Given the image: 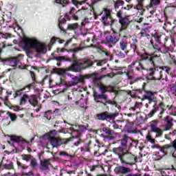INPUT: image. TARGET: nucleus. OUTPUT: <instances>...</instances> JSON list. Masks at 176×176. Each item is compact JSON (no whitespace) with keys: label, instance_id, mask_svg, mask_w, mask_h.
<instances>
[{"label":"nucleus","instance_id":"nucleus-1","mask_svg":"<svg viewBox=\"0 0 176 176\" xmlns=\"http://www.w3.org/2000/svg\"><path fill=\"white\" fill-rule=\"evenodd\" d=\"M21 45L25 50L26 55L30 58H32L34 50L41 54H45L47 52L46 45L35 38H25L22 40Z\"/></svg>","mask_w":176,"mask_h":176},{"label":"nucleus","instance_id":"nucleus-2","mask_svg":"<svg viewBox=\"0 0 176 176\" xmlns=\"http://www.w3.org/2000/svg\"><path fill=\"white\" fill-rule=\"evenodd\" d=\"M142 59L144 61L145 66L142 65V63L140 61H135L131 63V67L134 71H137L138 74L141 76H144V72H152L155 68L157 67L155 65V58L159 57L158 56H145L144 55L141 56Z\"/></svg>","mask_w":176,"mask_h":176},{"label":"nucleus","instance_id":"nucleus-3","mask_svg":"<svg viewBox=\"0 0 176 176\" xmlns=\"http://www.w3.org/2000/svg\"><path fill=\"white\" fill-rule=\"evenodd\" d=\"M155 94H156V92L147 91L143 96V100H148V104L153 103V109L148 113V118H152L159 110L161 111L160 115H163L164 112V104L163 102L157 103V101L155 99Z\"/></svg>","mask_w":176,"mask_h":176},{"label":"nucleus","instance_id":"nucleus-4","mask_svg":"<svg viewBox=\"0 0 176 176\" xmlns=\"http://www.w3.org/2000/svg\"><path fill=\"white\" fill-rule=\"evenodd\" d=\"M99 89L102 93L101 94H99L97 92H94V98L96 102H100L101 104H104V105H107V104H109L110 105H116V101L108 99V96L105 94L107 92H113V87L101 85L99 87ZM104 101L107 103H104Z\"/></svg>","mask_w":176,"mask_h":176},{"label":"nucleus","instance_id":"nucleus-5","mask_svg":"<svg viewBox=\"0 0 176 176\" xmlns=\"http://www.w3.org/2000/svg\"><path fill=\"white\" fill-rule=\"evenodd\" d=\"M113 152L118 155V157L122 164H127L128 166H134L137 162V156L133 155L130 152H124L122 148H116L113 149Z\"/></svg>","mask_w":176,"mask_h":176},{"label":"nucleus","instance_id":"nucleus-6","mask_svg":"<svg viewBox=\"0 0 176 176\" xmlns=\"http://www.w3.org/2000/svg\"><path fill=\"white\" fill-rule=\"evenodd\" d=\"M67 76H69L70 79L67 81H65V80L63 78H60V82L59 86L62 85L67 86V87H72L78 85L79 83H84L85 78H89V76L79 77L70 74H67Z\"/></svg>","mask_w":176,"mask_h":176},{"label":"nucleus","instance_id":"nucleus-7","mask_svg":"<svg viewBox=\"0 0 176 176\" xmlns=\"http://www.w3.org/2000/svg\"><path fill=\"white\" fill-rule=\"evenodd\" d=\"M124 16V12L123 9L117 10L116 11V16L119 19V23L121 25V28H120V32H122V31L124 30H127V28L129 25H130V23H131V20H130V18L129 16Z\"/></svg>","mask_w":176,"mask_h":176},{"label":"nucleus","instance_id":"nucleus-8","mask_svg":"<svg viewBox=\"0 0 176 176\" xmlns=\"http://www.w3.org/2000/svg\"><path fill=\"white\" fill-rule=\"evenodd\" d=\"M93 65V62L89 59H81L78 62V65H73L72 67H69V70L72 71L73 72H80L82 69H86L89 67Z\"/></svg>","mask_w":176,"mask_h":176},{"label":"nucleus","instance_id":"nucleus-9","mask_svg":"<svg viewBox=\"0 0 176 176\" xmlns=\"http://www.w3.org/2000/svg\"><path fill=\"white\" fill-rule=\"evenodd\" d=\"M152 37L153 38L155 43H153V39L151 41V43L158 52H161V53H167V50H163L164 47L162 46V34L160 32H155L154 34H152Z\"/></svg>","mask_w":176,"mask_h":176},{"label":"nucleus","instance_id":"nucleus-10","mask_svg":"<svg viewBox=\"0 0 176 176\" xmlns=\"http://www.w3.org/2000/svg\"><path fill=\"white\" fill-rule=\"evenodd\" d=\"M112 10L109 8H104L101 12L102 14V23L104 25H112L115 23L116 20L112 18L111 14Z\"/></svg>","mask_w":176,"mask_h":176},{"label":"nucleus","instance_id":"nucleus-11","mask_svg":"<svg viewBox=\"0 0 176 176\" xmlns=\"http://www.w3.org/2000/svg\"><path fill=\"white\" fill-rule=\"evenodd\" d=\"M147 74L149 76H152L155 80H166L167 79L166 72L162 71V69L158 67H155L152 72Z\"/></svg>","mask_w":176,"mask_h":176},{"label":"nucleus","instance_id":"nucleus-12","mask_svg":"<svg viewBox=\"0 0 176 176\" xmlns=\"http://www.w3.org/2000/svg\"><path fill=\"white\" fill-rule=\"evenodd\" d=\"M120 39V36L108 35L106 36L105 42L109 45V47H113V46H115L119 42Z\"/></svg>","mask_w":176,"mask_h":176},{"label":"nucleus","instance_id":"nucleus-13","mask_svg":"<svg viewBox=\"0 0 176 176\" xmlns=\"http://www.w3.org/2000/svg\"><path fill=\"white\" fill-rule=\"evenodd\" d=\"M102 131L105 133L107 135L104 136V138H109V140H115L116 137H120V134L118 133H115L113 130H111V129L108 127H104L102 128Z\"/></svg>","mask_w":176,"mask_h":176},{"label":"nucleus","instance_id":"nucleus-14","mask_svg":"<svg viewBox=\"0 0 176 176\" xmlns=\"http://www.w3.org/2000/svg\"><path fill=\"white\" fill-rule=\"evenodd\" d=\"M49 141L52 146V148H58L63 144H67V139H61L60 138H54L49 139Z\"/></svg>","mask_w":176,"mask_h":176},{"label":"nucleus","instance_id":"nucleus-15","mask_svg":"<svg viewBox=\"0 0 176 176\" xmlns=\"http://www.w3.org/2000/svg\"><path fill=\"white\" fill-rule=\"evenodd\" d=\"M138 4L133 6V9L136 10L133 15L142 16L144 12H145V8H144V4L142 3L144 0H138Z\"/></svg>","mask_w":176,"mask_h":176},{"label":"nucleus","instance_id":"nucleus-16","mask_svg":"<svg viewBox=\"0 0 176 176\" xmlns=\"http://www.w3.org/2000/svg\"><path fill=\"white\" fill-rule=\"evenodd\" d=\"M118 116V113H103L97 115V118L99 120H112Z\"/></svg>","mask_w":176,"mask_h":176},{"label":"nucleus","instance_id":"nucleus-17","mask_svg":"<svg viewBox=\"0 0 176 176\" xmlns=\"http://www.w3.org/2000/svg\"><path fill=\"white\" fill-rule=\"evenodd\" d=\"M150 127L153 133H156V134H159L160 135L163 134V131L157 126V121H151L150 122Z\"/></svg>","mask_w":176,"mask_h":176},{"label":"nucleus","instance_id":"nucleus-18","mask_svg":"<svg viewBox=\"0 0 176 176\" xmlns=\"http://www.w3.org/2000/svg\"><path fill=\"white\" fill-rule=\"evenodd\" d=\"M130 142V146H135L137 145V142L134 141V140H128L127 138H124L122 140H121V147H118V148H122V152L123 151H124V149H126V148H127V142Z\"/></svg>","mask_w":176,"mask_h":176},{"label":"nucleus","instance_id":"nucleus-19","mask_svg":"<svg viewBox=\"0 0 176 176\" xmlns=\"http://www.w3.org/2000/svg\"><path fill=\"white\" fill-rule=\"evenodd\" d=\"M49 166H50V160H44L41 162L40 164V170L42 171H50V168H49Z\"/></svg>","mask_w":176,"mask_h":176},{"label":"nucleus","instance_id":"nucleus-20","mask_svg":"<svg viewBox=\"0 0 176 176\" xmlns=\"http://www.w3.org/2000/svg\"><path fill=\"white\" fill-rule=\"evenodd\" d=\"M114 171L115 173H116V174H127V173H130L131 170L130 169V168L119 166L116 167Z\"/></svg>","mask_w":176,"mask_h":176},{"label":"nucleus","instance_id":"nucleus-21","mask_svg":"<svg viewBox=\"0 0 176 176\" xmlns=\"http://www.w3.org/2000/svg\"><path fill=\"white\" fill-rule=\"evenodd\" d=\"M35 86V83L34 82H32L31 84H29L28 86L19 89V90H17L16 91V93H14L13 94L14 96V98H16V97H19V96H21L22 94V91H24V90H25V89H28V90H30V89L32 87H34Z\"/></svg>","mask_w":176,"mask_h":176},{"label":"nucleus","instance_id":"nucleus-22","mask_svg":"<svg viewBox=\"0 0 176 176\" xmlns=\"http://www.w3.org/2000/svg\"><path fill=\"white\" fill-rule=\"evenodd\" d=\"M127 41L122 39L120 41V49L124 52L125 54H127L129 53V51L127 50V46H128Z\"/></svg>","mask_w":176,"mask_h":176},{"label":"nucleus","instance_id":"nucleus-23","mask_svg":"<svg viewBox=\"0 0 176 176\" xmlns=\"http://www.w3.org/2000/svg\"><path fill=\"white\" fill-rule=\"evenodd\" d=\"M171 146H173V148H174L175 151L173 152V153L172 154L173 157H175L176 159V140H175L173 142H172V145L170 144H165L164 146H162L165 150L166 149H170V148H171Z\"/></svg>","mask_w":176,"mask_h":176},{"label":"nucleus","instance_id":"nucleus-24","mask_svg":"<svg viewBox=\"0 0 176 176\" xmlns=\"http://www.w3.org/2000/svg\"><path fill=\"white\" fill-rule=\"evenodd\" d=\"M162 3V0H150L149 4L147 6V9L149 8H156Z\"/></svg>","mask_w":176,"mask_h":176},{"label":"nucleus","instance_id":"nucleus-25","mask_svg":"<svg viewBox=\"0 0 176 176\" xmlns=\"http://www.w3.org/2000/svg\"><path fill=\"white\" fill-rule=\"evenodd\" d=\"M165 120L166 122V124L165 125V131H167L170 130L171 127H173V119L169 118L168 116L165 118Z\"/></svg>","mask_w":176,"mask_h":176},{"label":"nucleus","instance_id":"nucleus-26","mask_svg":"<svg viewBox=\"0 0 176 176\" xmlns=\"http://www.w3.org/2000/svg\"><path fill=\"white\" fill-rule=\"evenodd\" d=\"M163 157H164V153H163L155 152L153 154V160L155 162H157V160H162Z\"/></svg>","mask_w":176,"mask_h":176},{"label":"nucleus","instance_id":"nucleus-27","mask_svg":"<svg viewBox=\"0 0 176 176\" xmlns=\"http://www.w3.org/2000/svg\"><path fill=\"white\" fill-rule=\"evenodd\" d=\"M29 102L33 107H36L38 105V98L36 96L32 95L29 99Z\"/></svg>","mask_w":176,"mask_h":176},{"label":"nucleus","instance_id":"nucleus-28","mask_svg":"<svg viewBox=\"0 0 176 176\" xmlns=\"http://www.w3.org/2000/svg\"><path fill=\"white\" fill-rule=\"evenodd\" d=\"M10 140L13 142H23L25 141L24 138H23L21 136H14L11 135L10 136Z\"/></svg>","mask_w":176,"mask_h":176},{"label":"nucleus","instance_id":"nucleus-29","mask_svg":"<svg viewBox=\"0 0 176 176\" xmlns=\"http://www.w3.org/2000/svg\"><path fill=\"white\" fill-rule=\"evenodd\" d=\"M123 5H124V1L122 0H117L114 1V8L116 12H118V10H119L120 6H123Z\"/></svg>","mask_w":176,"mask_h":176},{"label":"nucleus","instance_id":"nucleus-30","mask_svg":"<svg viewBox=\"0 0 176 176\" xmlns=\"http://www.w3.org/2000/svg\"><path fill=\"white\" fill-rule=\"evenodd\" d=\"M139 35H140V38H144V36H149V29L148 28L142 29Z\"/></svg>","mask_w":176,"mask_h":176},{"label":"nucleus","instance_id":"nucleus-31","mask_svg":"<svg viewBox=\"0 0 176 176\" xmlns=\"http://www.w3.org/2000/svg\"><path fill=\"white\" fill-rule=\"evenodd\" d=\"M56 61H69L71 63V58L68 57V56H57L55 58Z\"/></svg>","mask_w":176,"mask_h":176},{"label":"nucleus","instance_id":"nucleus-32","mask_svg":"<svg viewBox=\"0 0 176 176\" xmlns=\"http://www.w3.org/2000/svg\"><path fill=\"white\" fill-rule=\"evenodd\" d=\"M44 116L47 119V120H50V119H53L54 118V113L52 112V111H47L45 112Z\"/></svg>","mask_w":176,"mask_h":176},{"label":"nucleus","instance_id":"nucleus-33","mask_svg":"<svg viewBox=\"0 0 176 176\" xmlns=\"http://www.w3.org/2000/svg\"><path fill=\"white\" fill-rule=\"evenodd\" d=\"M71 61H72L74 63L70 67H74V65H79V62H80V60H78L75 54H73Z\"/></svg>","mask_w":176,"mask_h":176},{"label":"nucleus","instance_id":"nucleus-34","mask_svg":"<svg viewBox=\"0 0 176 176\" xmlns=\"http://www.w3.org/2000/svg\"><path fill=\"white\" fill-rule=\"evenodd\" d=\"M56 3H58L59 5H62L63 8H65L68 3H69V1L68 0H56L55 1Z\"/></svg>","mask_w":176,"mask_h":176},{"label":"nucleus","instance_id":"nucleus-35","mask_svg":"<svg viewBox=\"0 0 176 176\" xmlns=\"http://www.w3.org/2000/svg\"><path fill=\"white\" fill-rule=\"evenodd\" d=\"M140 94H142V90H141V89L133 90L131 93V96L132 97H138V96H140Z\"/></svg>","mask_w":176,"mask_h":176},{"label":"nucleus","instance_id":"nucleus-36","mask_svg":"<svg viewBox=\"0 0 176 176\" xmlns=\"http://www.w3.org/2000/svg\"><path fill=\"white\" fill-rule=\"evenodd\" d=\"M79 27L78 23H70L67 25V30H69L70 31H75Z\"/></svg>","mask_w":176,"mask_h":176},{"label":"nucleus","instance_id":"nucleus-37","mask_svg":"<svg viewBox=\"0 0 176 176\" xmlns=\"http://www.w3.org/2000/svg\"><path fill=\"white\" fill-rule=\"evenodd\" d=\"M57 131L56 130L52 131L50 133L47 134L48 140H52V138H56Z\"/></svg>","mask_w":176,"mask_h":176},{"label":"nucleus","instance_id":"nucleus-38","mask_svg":"<svg viewBox=\"0 0 176 176\" xmlns=\"http://www.w3.org/2000/svg\"><path fill=\"white\" fill-rule=\"evenodd\" d=\"M85 2H87V0H85V1H78V0H72V3L75 6H78V5H82Z\"/></svg>","mask_w":176,"mask_h":176},{"label":"nucleus","instance_id":"nucleus-39","mask_svg":"<svg viewBox=\"0 0 176 176\" xmlns=\"http://www.w3.org/2000/svg\"><path fill=\"white\" fill-rule=\"evenodd\" d=\"M146 139L148 142H151V144H155V139L152 138V135L151 133H148L147 135L146 136Z\"/></svg>","mask_w":176,"mask_h":176},{"label":"nucleus","instance_id":"nucleus-40","mask_svg":"<svg viewBox=\"0 0 176 176\" xmlns=\"http://www.w3.org/2000/svg\"><path fill=\"white\" fill-rule=\"evenodd\" d=\"M27 100H28V96L23 95V97L21 98L20 105H23L27 102Z\"/></svg>","mask_w":176,"mask_h":176},{"label":"nucleus","instance_id":"nucleus-41","mask_svg":"<svg viewBox=\"0 0 176 176\" xmlns=\"http://www.w3.org/2000/svg\"><path fill=\"white\" fill-rule=\"evenodd\" d=\"M160 68L161 69L162 71H164V72H165L166 76H167V75H168V73L170 72V70L171 69L169 67H167V66L162 67Z\"/></svg>","mask_w":176,"mask_h":176},{"label":"nucleus","instance_id":"nucleus-42","mask_svg":"<svg viewBox=\"0 0 176 176\" xmlns=\"http://www.w3.org/2000/svg\"><path fill=\"white\" fill-rule=\"evenodd\" d=\"M8 116L10 118L12 122H14L17 119V116L13 113L8 112Z\"/></svg>","mask_w":176,"mask_h":176},{"label":"nucleus","instance_id":"nucleus-43","mask_svg":"<svg viewBox=\"0 0 176 176\" xmlns=\"http://www.w3.org/2000/svg\"><path fill=\"white\" fill-rule=\"evenodd\" d=\"M67 71H72V70H69V67L64 69H60L58 72V74H59V75H64L65 74V72H67Z\"/></svg>","mask_w":176,"mask_h":176},{"label":"nucleus","instance_id":"nucleus-44","mask_svg":"<svg viewBox=\"0 0 176 176\" xmlns=\"http://www.w3.org/2000/svg\"><path fill=\"white\" fill-rule=\"evenodd\" d=\"M116 56H118L119 58H124L126 57V54H124L122 52H118L116 54Z\"/></svg>","mask_w":176,"mask_h":176},{"label":"nucleus","instance_id":"nucleus-45","mask_svg":"<svg viewBox=\"0 0 176 176\" xmlns=\"http://www.w3.org/2000/svg\"><path fill=\"white\" fill-rule=\"evenodd\" d=\"M70 130L72 131V135H75V133H76L77 135L79 134V129H75L74 127H70Z\"/></svg>","mask_w":176,"mask_h":176},{"label":"nucleus","instance_id":"nucleus-46","mask_svg":"<svg viewBox=\"0 0 176 176\" xmlns=\"http://www.w3.org/2000/svg\"><path fill=\"white\" fill-rule=\"evenodd\" d=\"M132 49H133V52H138L137 48V39L134 40V43L131 45Z\"/></svg>","mask_w":176,"mask_h":176},{"label":"nucleus","instance_id":"nucleus-47","mask_svg":"<svg viewBox=\"0 0 176 176\" xmlns=\"http://www.w3.org/2000/svg\"><path fill=\"white\" fill-rule=\"evenodd\" d=\"M30 164H31L32 167H33V168L36 167V166H38V163L36 162V159H32L31 160Z\"/></svg>","mask_w":176,"mask_h":176},{"label":"nucleus","instance_id":"nucleus-48","mask_svg":"<svg viewBox=\"0 0 176 176\" xmlns=\"http://www.w3.org/2000/svg\"><path fill=\"white\" fill-rule=\"evenodd\" d=\"M121 9L122 10H130V9H133V5L128 4L126 6L121 8Z\"/></svg>","mask_w":176,"mask_h":176},{"label":"nucleus","instance_id":"nucleus-49","mask_svg":"<svg viewBox=\"0 0 176 176\" xmlns=\"http://www.w3.org/2000/svg\"><path fill=\"white\" fill-rule=\"evenodd\" d=\"M23 160H25L26 162H28L30 159H31V155H22Z\"/></svg>","mask_w":176,"mask_h":176},{"label":"nucleus","instance_id":"nucleus-50","mask_svg":"<svg viewBox=\"0 0 176 176\" xmlns=\"http://www.w3.org/2000/svg\"><path fill=\"white\" fill-rule=\"evenodd\" d=\"M107 63V60H102L97 63L98 67H102V65H104Z\"/></svg>","mask_w":176,"mask_h":176},{"label":"nucleus","instance_id":"nucleus-51","mask_svg":"<svg viewBox=\"0 0 176 176\" xmlns=\"http://www.w3.org/2000/svg\"><path fill=\"white\" fill-rule=\"evenodd\" d=\"M30 76L33 80V83H35L36 78H35V73L34 72L30 71Z\"/></svg>","mask_w":176,"mask_h":176},{"label":"nucleus","instance_id":"nucleus-52","mask_svg":"<svg viewBox=\"0 0 176 176\" xmlns=\"http://www.w3.org/2000/svg\"><path fill=\"white\" fill-rule=\"evenodd\" d=\"M90 23V21H89V19L85 18L81 23V25H86V24H89Z\"/></svg>","mask_w":176,"mask_h":176},{"label":"nucleus","instance_id":"nucleus-53","mask_svg":"<svg viewBox=\"0 0 176 176\" xmlns=\"http://www.w3.org/2000/svg\"><path fill=\"white\" fill-rule=\"evenodd\" d=\"M96 168H98V165H93L89 166L90 171H95Z\"/></svg>","mask_w":176,"mask_h":176},{"label":"nucleus","instance_id":"nucleus-54","mask_svg":"<svg viewBox=\"0 0 176 176\" xmlns=\"http://www.w3.org/2000/svg\"><path fill=\"white\" fill-rule=\"evenodd\" d=\"M65 23V19H59V24H58V27L60 28V30H63V28L61 27V24Z\"/></svg>","mask_w":176,"mask_h":176},{"label":"nucleus","instance_id":"nucleus-55","mask_svg":"<svg viewBox=\"0 0 176 176\" xmlns=\"http://www.w3.org/2000/svg\"><path fill=\"white\" fill-rule=\"evenodd\" d=\"M60 52L64 53V52H67V50L65 48H57V53H60Z\"/></svg>","mask_w":176,"mask_h":176},{"label":"nucleus","instance_id":"nucleus-56","mask_svg":"<svg viewBox=\"0 0 176 176\" xmlns=\"http://www.w3.org/2000/svg\"><path fill=\"white\" fill-rule=\"evenodd\" d=\"M159 153H164V156H166V149L164 148L163 147H162L160 149V151H158Z\"/></svg>","mask_w":176,"mask_h":176},{"label":"nucleus","instance_id":"nucleus-57","mask_svg":"<svg viewBox=\"0 0 176 176\" xmlns=\"http://www.w3.org/2000/svg\"><path fill=\"white\" fill-rule=\"evenodd\" d=\"M2 38L4 39H8V38H10V34H4L2 35Z\"/></svg>","mask_w":176,"mask_h":176},{"label":"nucleus","instance_id":"nucleus-58","mask_svg":"<svg viewBox=\"0 0 176 176\" xmlns=\"http://www.w3.org/2000/svg\"><path fill=\"white\" fill-rule=\"evenodd\" d=\"M6 168H8V170H10L11 168H13V164H6Z\"/></svg>","mask_w":176,"mask_h":176},{"label":"nucleus","instance_id":"nucleus-59","mask_svg":"<svg viewBox=\"0 0 176 176\" xmlns=\"http://www.w3.org/2000/svg\"><path fill=\"white\" fill-rule=\"evenodd\" d=\"M170 58H171V60H172L173 64H175V65H176L175 56L170 55Z\"/></svg>","mask_w":176,"mask_h":176},{"label":"nucleus","instance_id":"nucleus-60","mask_svg":"<svg viewBox=\"0 0 176 176\" xmlns=\"http://www.w3.org/2000/svg\"><path fill=\"white\" fill-rule=\"evenodd\" d=\"M76 12V10L74 8H72L69 11V14H74Z\"/></svg>","mask_w":176,"mask_h":176},{"label":"nucleus","instance_id":"nucleus-61","mask_svg":"<svg viewBox=\"0 0 176 176\" xmlns=\"http://www.w3.org/2000/svg\"><path fill=\"white\" fill-rule=\"evenodd\" d=\"M56 41H58V38H56H56H51V41H50L51 45H53L56 42Z\"/></svg>","mask_w":176,"mask_h":176},{"label":"nucleus","instance_id":"nucleus-62","mask_svg":"<svg viewBox=\"0 0 176 176\" xmlns=\"http://www.w3.org/2000/svg\"><path fill=\"white\" fill-rule=\"evenodd\" d=\"M104 54L107 57H109L110 58H112V55L109 52H104Z\"/></svg>","mask_w":176,"mask_h":176},{"label":"nucleus","instance_id":"nucleus-63","mask_svg":"<svg viewBox=\"0 0 176 176\" xmlns=\"http://www.w3.org/2000/svg\"><path fill=\"white\" fill-rule=\"evenodd\" d=\"M89 151V148H85L84 147H81V152H87Z\"/></svg>","mask_w":176,"mask_h":176},{"label":"nucleus","instance_id":"nucleus-64","mask_svg":"<svg viewBox=\"0 0 176 176\" xmlns=\"http://www.w3.org/2000/svg\"><path fill=\"white\" fill-rule=\"evenodd\" d=\"M126 76L128 77V79H133V76L130 75V72H127Z\"/></svg>","mask_w":176,"mask_h":176}]
</instances>
